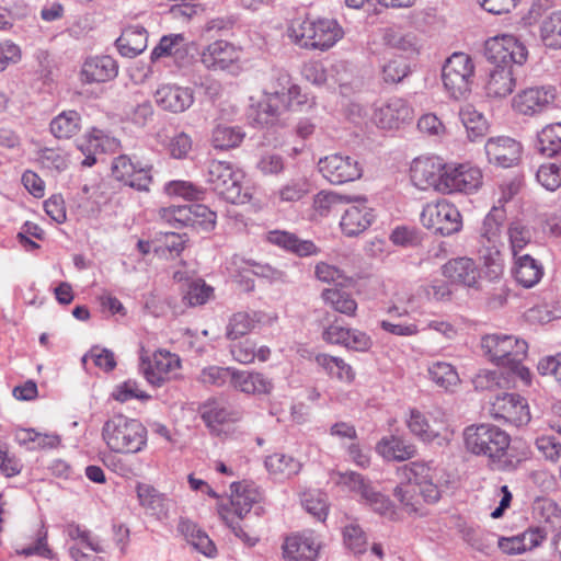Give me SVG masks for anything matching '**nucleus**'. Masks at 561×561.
Instances as JSON below:
<instances>
[{
    "label": "nucleus",
    "mask_w": 561,
    "mask_h": 561,
    "mask_svg": "<svg viewBox=\"0 0 561 561\" xmlns=\"http://www.w3.org/2000/svg\"><path fill=\"white\" fill-rule=\"evenodd\" d=\"M484 55L493 65L485 84L486 95L506 98L516 85V71L527 59L526 46L513 35L495 36L485 42Z\"/></svg>",
    "instance_id": "nucleus-1"
},
{
    "label": "nucleus",
    "mask_w": 561,
    "mask_h": 561,
    "mask_svg": "<svg viewBox=\"0 0 561 561\" xmlns=\"http://www.w3.org/2000/svg\"><path fill=\"white\" fill-rule=\"evenodd\" d=\"M463 436L466 448L471 454L488 457L494 470L514 471L522 461L510 448V435L495 425H471L465 430Z\"/></svg>",
    "instance_id": "nucleus-2"
},
{
    "label": "nucleus",
    "mask_w": 561,
    "mask_h": 561,
    "mask_svg": "<svg viewBox=\"0 0 561 561\" xmlns=\"http://www.w3.org/2000/svg\"><path fill=\"white\" fill-rule=\"evenodd\" d=\"M405 481L393 489V496L402 508L409 513L419 511L421 500L426 503H436L442 496L440 482L437 468L430 463L413 461L400 470Z\"/></svg>",
    "instance_id": "nucleus-3"
},
{
    "label": "nucleus",
    "mask_w": 561,
    "mask_h": 561,
    "mask_svg": "<svg viewBox=\"0 0 561 561\" xmlns=\"http://www.w3.org/2000/svg\"><path fill=\"white\" fill-rule=\"evenodd\" d=\"M344 35L341 25L333 19L296 20L288 28L290 39L302 48L327 50Z\"/></svg>",
    "instance_id": "nucleus-4"
},
{
    "label": "nucleus",
    "mask_w": 561,
    "mask_h": 561,
    "mask_svg": "<svg viewBox=\"0 0 561 561\" xmlns=\"http://www.w3.org/2000/svg\"><path fill=\"white\" fill-rule=\"evenodd\" d=\"M102 438L113 453L136 454L147 444V430L138 420L117 414L104 423Z\"/></svg>",
    "instance_id": "nucleus-5"
},
{
    "label": "nucleus",
    "mask_w": 561,
    "mask_h": 561,
    "mask_svg": "<svg viewBox=\"0 0 561 561\" xmlns=\"http://www.w3.org/2000/svg\"><path fill=\"white\" fill-rule=\"evenodd\" d=\"M243 174L226 161L213 160L208 164L207 183L220 197L231 204H244L250 199L242 186Z\"/></svg>",
    "instance_id": "nucleus-6"
},
{
    "label": "nucleus",
    "mask_w": 561,
    "mask_h": 561,
    "mask_svg": "<svg viewBox=\"0 0 561 561\" xmlns=\"http://www.w3.org/2000/svg\"><path fill=\"white\" fill-rule=\"evenodd\" d=\"M481 350L489 360L497 366L523 362L527 355L528 344L514 335L493 333L481 337Z\"/></svg>",
    "instance_id": "nucleus-7"
},
{
    "label": "nucleus",
    "mask_w": 561,
    "mask_h": 561,
    "mask_svg": "<svg viewBox=\"0 0 561 561\" xmlns=\"http://www.w3.org/2000/svg\"><path fill=\"white\" fill-rule=\"evenodd\" d=\"M474 66L465 53H454L444 64L442 79L445 89L454 99H462L471 90Z\"/></svg>",
    "instance_id": "nucleus-8"
},
{
    "label": "nucleus",
    "mask_w": 561,
    "mask_h": 561,
    "mask_svg": "<svg viewBox=\"0 0 561 561\" xmlns=\"http://www.w3.org/2000/svg\"><path fill=\"white\" fill-rule=\"evenodd\" d=\"M424 227L442 236H450L461 228V215L449 202L442 199L427 204L421 213Z\"/></svg>",
    "instance_id": "nucleus-9"
},
{
    "label": "nucleus",
    "mask_w": 561,
    "mask_h": 561,
    "mask_svg": "<svg viewBox=\"0 0 561 561\" xmlns=\"http://www.w3.org/2000/svg\"><path fill=\"white\" fill-rule=\"evenodd\" d=\"M345 483L348 488L360 495V499L374 512L387 517L390 520L399 518L397 508L389 497L377 491L362 474L350 472L345 474Z\"/></svg>",
    "instance_id": "nucleus-10"
},
{
    "label": "nucleus",
    "mask_w": 561,
    "mask_h": 561,
    "mask_svg": "<svg viewBox=\"0 0 561 561\" xmlns=\"http://www.w3.org/2000/svg\"><path fill=\"white\" fill-rule=\"evenodd\" d=\"M319 172L331 184L353 182L362 176L359 162L351 156L333 153L321 158L318 162Z\"/></svg>",
    "instance_id": "nucleus-11"
},
{
    "label": "nucleus",
    "mask_w": 561,
    "mask_h": 561,
    "mask_svg": "<svg viewBox=\"0 0 561 561\" xmlns=\"http://www.w3.org/2000/svg\"><path fill=\"white\" fill-rule=\"evenodd\" d=\"M438 192L449 194L454 192L470 193L481 184L482 174L478 168L468 164H447L442 172Z\"/></svg>",
    "instance_id": "nucleus-12"
},
{
    "label": "nucleus",
    "mask_w": 561,
    "mask_h": 561,
    "mask_svg": "<svg viewBox=\"0 0 561 561\" xmlns=\"http://www.w3.org/2000/svg\"><path fill=\"white\" fill-rule=\"evenodd\" d=\"M161 216L170 224L185 227H201L210 230L216 224V214L202 204L169 206L162 208Z\"/></svg>",
    "instance_id": "nucleus-13"
},
{
    "label": "nucleus",
    "mask_w": 561,
    "mask_h": 561,
    "mask_svg": "<svg viewBox=\"0 0 561 561\" xmlns=\"http://www.w3.org/2000/svg\"><path fill=\"white\" fill-rule=\"evenodd\" d=\"M490 415L497 421L522 426L530 421L526 400L517 393H502L491 402Z\"/></svg>",
    "instance_id": "nucleus-14"
},
{
    "label": "nucleus",
    "mask_w": 561,
    "mask_h": 561,
    "mask_svg": "<svg viewBox=\"0 0 561 561\" xmlns=\"http://www.w3.org/2000/svg\"><path fill=\"white\" fill-rule=\"evenodd\" d=\"M240 50L222 39L210 43L201 54V61L207 69L231 73H237L240 70Z\"/></svg>",
    "instance_id": "nucleus-15"
},
{
    "label": "nucleus",
    "mask_w": 561,
    "mask_h": 561,
    "mask_svg": "<svg viewBox=\"0 0 561 561\" xmlns=\"http://www.w3.org/2000/svg\"><path fill=\"white\" fill-rule=\"evenodd\" d=\"M151 168L139 161H133L130 157L121 154L113 160V176L137 191H149L152 182Z\"/></svg>",
    "instance_id": "nucleus-16"
},
{
    "label": "nucleus",
    "mask_w": 561,
    "mask_h": 561,
    "mask_svg": "<svg viewBox=\"0 0 561 561\" xmlns=\"http://www.w3.org/2000/svg\"><path fill=\"white\" fill-rule=\"evenodd\" d=\"M556 99V89L551 85L530 87L513 98V108L523 115H537L548 110Z\"/></svg>",
    "instance_id": "nucleus-17"
},
{
    "label": "nucleus",
    "mask_w": 561,
    "mask_h": 561,
    "mask_svg": "<svg viewBox=\"0 0 561 561\" xmlns=\"http://www.w3.org/2000/svg\"><path fill=\"white\" fill-rule=\"evenodd\" d=\"M413 119V108L401 98H391L377 107L374 122L382 129H398Z\"/></svg>",
    "instance_id": "nucleus-18"
},
{
    "label": "nucleus",
    "mask_w": 561,
    "mask_h": 561,
    "mask_svg": "<svg viewBox=\"0 0 561 561\" xmlns=\"http://www.w3.org/2000/svg\"><path fill=\"white\" fill-rule=\"evenodd\" d=\"M352 204L347 207L340 221L343 233L347 237H355L364 232L373 222V209L367 206V198L353 196Z\"/></svg>",
    "instance_id": "nucleus-19"
},
{
    "label": "nucleus",
    "mask_w": 561,
    "mask_h": 561,
    "mask_svg": "<svg viewBox=\"0 0 561 561\" xmlns=\"http://www.w3.org/2000/svg\"><path fill=\"white\" fill-rule=\"evenodd\" d=\"M181 367V359L176 354L168 351H157L152 360L142 363L141 369L145 378L153 386L160 387Z\"/></svg>",
    "instance_id": "nucleus-20"
},
{
    "label": "nucleus",
    "mask_w": 561,
    "mask_h": 561,
    "mask_svg": "<svg viewBox=\"0 0 561 561\" xmlns=\"http://www.w3.org/2000/svg\"><path fill=\"white\" fill-rule=\"evenodd\" d=\"M321 543L313 531L288 536L283 545L284 558L288 561H316Z\"/></svg>",
    "instance_id": "nucleus-21"
},
{
    "label": "nucleus",
    "mask_w": 561,
    "mask_h": 561,
    "mask_svg": "<svg viewBox=\"0 0 561 561\" xmlns=\"http://www.w3.org/2000/svg\"><path fill=\"white\" fill-rule=\"evenodd\" d=\"M410 432L426 443L435 442L439 447L447 446L453 437V432L443 423L438 426L430 425L427 419L419 410H410V416L407 420Z\"/></svg>",
    "instance_id": "nucleus-22"
},
{
    "label": "nucleus",
    "mask_w": 561,
    "mask_h": 561,
    "mask_svg": "<svg viewBox=\"0 0 561 561\" xmlns=\"http://www.w3.org/2000/svg\"><path fill=\"white\" fill-rule=\"evenodd\" d=\"M201 416L207 427L218 432L220 425L240 420L241 413L225 398H211L201 407Z\"/></svg>",
    "instance_id": "nucleus-23"
},
{
    "label": "nucleus",
    "mask_w": 561,
    "mask_h": 561,
    "mask_svg": "<svg viewBox=\"0 0 561 561\" xmlns=\"http://www.w3.org/2000/svg\"><path fill=\"white\" fill-rule=\"evenodd\" d=\"M444 168L445 163L438 157L417 158L411 167V179L421 190L433 187L438 192V183H440Z\"/></svg>",
    "instance_id": "nucleus-24"
},
{
    "label": "nucleus",
    "mask_w": 561,
    "mask_h": 561,
    "mask_svg": "<svg viewBox=\"0 0 561 561\" xmlns=\"http://www.w3.org/2000/svg\"><path fill=\"white\" fill-rule=\"evenodd\" d=\"M485 153L490 163L511 168L518 163L522 146L510 137L490 138L485 144Z\"/></svg>",
    "instance_id": "nucleus-25"
},
{
    "label": "nucleus",
    "mask_w": 561,
    "mask_h": 561,
    "mask_svg": "<svg viewBox=\"0 0 561 561\" xmlns=\"http://www.w3.org/2000/svg\"><path fill=\"white\" fill-rule=\"evenodd\" d=\"M156 103L164 111L182 113L194 102L191 88L176 84H163L154 93Z\"/></svg>",
    "instance_id": "nucleus-26"
},
{
    "label": "nucleus",
    "mask_w": 561,
    "mask_h": 561,
    "mask_svg": "<svg viewBox=\"0 0 561 561\" xmlns=\"http://www.w3.org/2000/svg\"><path fill=\"white\" fill-rule=\"evenodd\" d=\"M162 57H172L181 67L188 61V43L183 34L163 35L158 45L152 49L150 59L152 62Z\"/></svg>",
    "instance_id": "nucleus-27"
},
{
    "label": "nucleus",
    "mask_w": 561,
    "mask_h": 561,
    "mask_svg": "<svg viewBox=\"0 0 561 561\" xmlns=\"http://www.w3.org/2000/svg\"><path fill=\"white\" fill-rule=\"evenodd\" d=\"M117 76L116 61L110 56L88 58L81 69V79L85 83H100Z\"/></svg>",
    "instance_id": "nucleus-28"
},
{
    "label": "nucleus",
    "mask_w": 561,
    "mask_h": 561,
    "mask_svg": "<svg viewBox=\"0 0 561 561\" xmlns=\"http://www.w3.org/2000/svg\"><path fill=\"white\" fill-rule=\"evenodd\" d=\"M443 274L453 283H458L467 287L478 285L479 271L473 260L468 257H457L443 265Z\"/></svg>",
    "instance_id": "nucleus-29"
},
{
    "label": "nucleus",
    "mask_w": 561,
    "mask_h": 561,
    "mask_svg": "<svg viewBox=\"0 0 561 561\" xmlns=\"http://www.w3.org/2000/svg\"><path fill=\"white\" fill-rule=\"evenodd\" d=\"M147 31L144 26L133 25L126 27L115 44L119 54L134 58L147 48Z\"/></svg>",
    "instance_id": "nucleus-30"
},
{
    "label": "nucleus",
    "mask_w": 561,
    "mask_h": 561,
    "mask_svg": "<svg viewBox=\"0 0 561 561\" xmlns=\"http://www.w3.org/2000/svg\"><path fill=\"white\" fill-rule=\"evenodd\" d=\"M267 240L279 248L297 254L298 256H309L319 252L312 241L301 240L295 233L287 231H271L267 234Z\"/></svg>",
    "instance_id": "nucleus-31"
},
{
    "label": "nucleus",
    "mask_w": 561,
    "mask_h": 561,
    "mask_svg": "<svg viewBox=\"0 0 561 561\" xmlns=\"http://www.w3.org/2000/svg\"><path fill=\"white\" fill-rule=\"evenodd\" d=\"M231 489V508L238 519H242L252 508L253 504L260 501V493L255 488L240 482H233Z\"/></svg>",
    "instance_id": "nucleus-32"
},
{
    "label": "nucleus",
    "mask_w": 561,
    "mask_h": 561,
    "mask_svg": "<svg viewBox=\"0 0 561 561\" xmlns=\"http://www.w3.org/2000/svg\"><path fill=\"white\" fill-rule=\"evenodd\" d=\"M136 492L140 505L149 511L151 515L156 516L158 519L168 516L169 500L152 485L138 483Z\"/></svg>",
    "instance_id": "nucleus-33"
},
{
    "label": "nucleus",
    "mask_w": 561,
    "mask_h": 561,
    "mask_svg": "<svg viewBox=\"0 0 561 561\" xmlns=\"http://www.w3.org/2000/svg\"><path fill=\"white\" fill-rule=\"evenodd\" d=\"M232 386L244 393H270L273 382L263 374L254 371H239L234 369Z\"/></svg>",
    "instance_id": "nucleus-34"
},
{
    "label": "nucleus",
    "mask_w": 561,
    "mask_h": 561,
    "mask_svg": "<svg viewBox=\"0 0 561 561\" xmlns=\"http://www.w3.org/2000/svg\"><path fill=\"white\" fill-rule=\"evenodd\" d=\"M376 449L385 459L392 461H404L416 454L413 444L398 436L383 437Z\"/></svg>",
    "instance_id": "nucleus-35"
},
{
    "label": "nucleus",
    "mask_w": 561,
    "mask_h": 561,
    "mask_svg": "<svg viewBox=\"0 0 561 561\" xmlns=\"http://www.w3.org/2000/svg\"><path fill=\"white\" fill-rule=\"evenodd\" d=\"M514 277L525 288L535 286L542 277V266L529 254L515 256Z\"/></svg>",
    "instance_id": "nucleus-36"
},
{
    "label": "nucleus",
    "mask_w": 561,
    "mask_h": 561,
    "mask_svg": "<svg viewBox=\"0 0 561 561\" xmlns=\"http://www.w3.org/2000/svg\"><path fill=\"white\" fill-rule=\"evenodd\" d=\"M265 468L275 479L284 480L297 474L301 462L293 456L275 453L266 457Z\"/></svg>",
    "instance_id": "nucleus-37"
},
{
    "label": "nucleus",
    "mask_w": 561,
    "mask_h": 561,
    "mask_svg": "<svg viewBox=\"0 0 561 561\" xmlns=\"http://www.w3.org/2000/svg\"><path fill=\"white\" fill-rule=\"evenodd\" d=\"M539 36L546 48L561 50V10L553 11L542 19Z\"/></svg>",
    "instance_id": "nucleus-38"
},
{
    "label": "nucleus",
    "mask_w": 561,
    "mask_h": 561,
    "mask_svg": "<svg viewBox=\"0 0 561 561\" xmlns=\"http://www.w3.org/2000/svg\"><path fill=\"white\" fill-rule=\"evenodd\" d=\"M179 530L185 536L187 542L192 545L197 551L206 557H214L216 553V546L208 537V535L197 526L186 519H182L178 526Z\"/></svg>",
    "instance_id": "nucleus-39"
},
{
    "label": "nucleus",
    "mask_w": 561,
    "mask_h": 561,
    "mask_svg": "<svg viewBox=\"0 0 561 561\" xmlns=\"http://www.w3.org/2000/svg\"><path fill=\"white\" fill-rule=\"evenodd\" d=\"M325 305L342 314L354 317L357 310V302L351 293L343 288L332 287L324 289L321 295Z\"/></svg>",
    "instance_id": "nucleus-40"
},
{
    "label": "nucleus",
    "mask_w": 561,
    "mask_h": 561,
    "mask_svg": "<svg viewBox=\"0 0 561 561\" xmlns=\"http://www.w3.org/2000/svg\"><path fill=\"white\" fill-rule=\"evenodd\" d=\"M245 134L238 126L218 124L211 133V145L215 149L229 150L238 147L244 139Z\"/></svg>",
    "instance_id": "nucleus-41"
},
{
    "label": "nucleus",
    "mask_w": 561,
    "mask_h": 561,
    "mask_svg": "<svg viewBox=\"0 0 561 561\" xmlns=\"http://www.w3.org/2000/svg\"><path fill=\"white\" fill-rule=\"evenodd\" d=\"M459 117L471 141L482 138L486 134V119L472 105L462 106L459 111Z\"/></svg>",
    "instance_id": "nucleus-42"
},
{
    "label": "nucleus",
    "mask_w": 561,
    "mask_h": 561,
    "mask_svg": "<svg viewBox=\"0 0 561 561\" xmlns=\"http://www.w3.org/2000/svg\"><path fill=\"white\" fill-rule=\"evenodd\" d=\"M80 114L76 111H65L50 122L51 134L59 139H68L77 135L81 127Z\"/></svg>",
    "instance_id": "nucleus-43"
},
{
    "label": "nucleus",
    "mask_w": 561,
    "mask_h": 561,
    "mask_svg": "<svg viewBox=\"0 0 561 561\" xmlns=\"http://www.w3.org/2000/svg\"><path fill=\"white\" fill-rule=\"evenodd\" d=\"M285 99L265 92V96L254 110L253 119L260 125L273 124L279 115L280 106L285 105Z\"/></svg>",
    "instance_id": "nucleus-44"
},
{
    "label": "nucleus",
    "mask_w": 561,
    "mask_h": 561,
    "mask_svg": "<svg viewBox=\"0 0 561 561\" xmlns=\"http://www.w3.org/2000/svg\"><path fill=\"white\" fill-rule=\"evenodd\" d=\"M538 150L547 157L561 154V123L549 124L538 133Z\"/></svg>",
    "instance_id": "nucleus-45"
},
{
    "label": "nucleus",
    "mask_w": 561,
    "mask_h": 561,
    "mask_svg": "<svg viewBox=\"0 0 561 561\" xmlns=\"http://www.w3.org/2000/svg\"><path fill=\"white\" fill-rule=\"evenodd\" d=\"M352 201V195L322 191L316 195L313 207L320 216H327L332 211H339L341 205L348 204Z\"/></svg>",
    "instance_id": "nucleus-46"
},
{
    "label": "nucleus",
    "mask_w": 561,
    "mask_h": 561,
    "mask_svg": "<svg viewBox=\"0 0 561 561\" xmlns=\"http://www.w3.org/2000/svg\"><path fill=\"white\" fill-rule=\"evenodd\" d=\"M431 379L439 387L448 390L459 382L455 367L446 362H435L428 367Z\"/></svg>",
    "instance_id": "nucleus-47"
},
{
    "label": "nucleus",
    "mask_w": 561,
    "mask_h": 561,
    "mask_svg": "<svg viewBox=\"0 0 561 561\" xmlns=\"http://www.w3.org/2000/svg\"><path fill=\"white\" fill-rule=\"evenodd\" d=\"M381 72L386 83L397 84L410 75L411 68L405 57L394 56L383 64Z\"/></svg>",
    "instance_id": "nucleus-48"
},
{
    "label": "nucleus",
    "mask_w": 561,
    "mask_h": 561,
    "mask_svg": "<svg viewBox=\"0 0 561 561\" xmlns=\"http://www.w3.org/2000/svg\"><path fill=\"white\" fill-rule=\"evenodd\" d=\"M317 362L332 377H335L339 380L351 382L354 379V371L352 367L340 357L322 354L317 356Z\"/></svg>",
    "instance_id": "nucleus-49"
},
{
    "label": "nucleus",
    "mask_w": 561,
    "mask_h": 561,
    "mask_svg": "<svg viewBox=\"0 0 561 561\" xmlns=\"http://www.w3.org/2000/svg\"><path fill=\"white\" fill-rule=\"evenodd\" d=\"M254 314L248 312H237L229 319L226 336L227 339L234 341L253 330L255 325Z\"/></svg>",
    "instance_id": "nucleus-50"
},
{
    "label": "nucleus",
    "mask_w": 561,
    "mask_h": 561,
    "mask_svg": "<svg viewBox=\"0 0 561 561\" xmlns=\"http://www.w3.org/2000/svg\"><path fill=\"white\" fill-rule=\"evenodd\" d=\"M268 93L290 101L299 94V87L291 83L290 76L286 70L276 69L273 71V87Z\"/></svg>",
    "instance_id": "nucleus-51"
},
{
    "label": "nucleus",
    "mask_w": 561,
    "mask_h": 561,
    "mask_svg": "<svg viewBox=\"0 0 561 561\" xmlns=\"http://www.w3.org/2000/svg\"><path fill=\"white\" fill-rule=\"evenodd\" d=\"M186 242V234L165 232L163 240H160V244L154 248V253L161 256L178 257L184 250Z\"/></svg>",
    "instance_id": "nucleus-52"
},
{
    "label": "nucleus",
    "mask_w": 561,
    "mask_h": 561,
    "mask_svg": "<svg viewBox=\"0 0 561 561\" xmlns=\"http://www.w3.org/2000/svg\"><path fill=\"white\" fill-rule=\"evenodd\" d=\"M164 191L170 196H179L187 201H198L204 195V190L201 186L180 180L167 183Z\"/></svg>",
    "instance_id": "nucleus-53"
},
{
    "label": "nucleus",
    "mask_w": 561,
    "mask_h": 561,
    "mask_svg": "<svg viewBox=\"0 0 561 561\" xmlns=\"http://www.w3.org/2000/svg\"><path fill=\"white\" fill-rule=\"evenodd\" d=\"M346 547L355 554L364 553L367 550L368 539L365 531L358 524L351 523L343 530Z\"/></svg>",
    "instance_id": "nucleus-54"
},
{
    "label": "nucleus",
    "mask_w": 561,
    "mask_h": 561,
    "mask_svg": "<svg viewBox=\"0 0 561 561\" xmlns=\"http://www.w3.org/2000/svg\"><path fill=\"white\" fill-rule=\"evenodd\" d=\"M302 505L306 511L318 520H325L328 516V499L325 494L318 491L304 493Z\"/></svg>",
    "instance_id": "nucleus-55"
},
{
    "label": "nucleus",
    "mask_w": 561,
    "mask_h": 561,
    "mask_svg": "<svg viewBox=\"0 0 561 561\" xmlns=\"http://www.w3.org/2000/svg\"><path fill=\"white\" fill-rule=\"evenodd\" d=\"M233 373L230 367L208 366L202 369L198 380L204 385L222 387L227 381L232 383Z\"/></svg>",
    "instance_id": "nucleus-56"
},
{
    "label": "nucleus",
    "mask_w": 561,
    "mask_h": 561,
    "mask_svg": "<svg viewBox=\"0 0 561 561\" xmlns=\"http://www.w3.org/2000/svg\"><path fill=\"white\" fill-rule=\"evenodd\" d=\"M507 234L514 256H518L519 251L523 250L533 238L530 229L522 221L511 222Z\"/></svg>",
    "instance_id": "nucleus-57"
},
{
    "label": "nucleus",
    "mask_w": 561,
    "mask_h": 561,
    "mask_svg": "<svg viewBox=\"0 0 561 561\" xmlns=\"http://www.w3.org/2000/svg\"><path fill=\"white\" fill-rule=\"evenodd\" d=\"M538 183L548 191H556L561 185V167L556 163H546L536 172Z\"/></svg>",
    "instance_id": "nucleus-58"
},
{
    "label": "nucleus",
    "mask_w": 561,
    "mask_h": 561,
    "mask_svg": "<svg viewBox=\"0 0 561 561\" xmlns=\"http://www.w3.org/2000/svg\"><path fill=\"white\" fill-rule=\"evenodd\" d=\"M78 149L85 156L82 165L92 167L95 164V153L101 148V130L93 129V131L79 140Z\"/></svg>",
    "instance_id": "nucleus-59"
},
{
    "label": "nucleus",
    "mask_w": 561,
    "mask_h": 561,
    "mask_svg": "<svg viewBox=\"0 0 561 561\" xmlns=\"http://www.w3.org/2000/svg\"><path fill=\"white\" fill-rule=\"evenodd\" d=\"M211 294L213 288L210 286L206 285L202 280H195L188 285L183 299L188 306L194 307L207 302Z\"/></svg>",
    "instance_id": "nucleus-60"
},
{
    "label": "nucleus",
    "mask_w": 561,
    "mask_h": 561,
    "mask_svg": "<svg viewBox=\"0 0 561 561\" xmlns=\"http://www.w3.org/2000/svg\"><path fill=\"white\" fill-rule=\"evenodd\" d=\"M91 358L94 365L104 371H111L116 367L114 353L107 348L93 346L83 357L82 363L85 364L87 359Z\"/></svg>",
    "instance_id": "nucleus-61"
},
{
    "label": "nucleus",
    "mask_w": 561,
    "mask_h": 561,
    "mask_svg": "<svg viewBox=\"0 0 561 561\" xmlns=\"http://www.w3.org/2000/svg\"><path fill=\"white\" fill-rule=\"evenodd\" d=\"M21 59L22 50L18 44L9 39L0 42V72L19 64Z\"/></svg>",
    "instance_id": "nucleus-62"
},
{
    "label": "nucleus",
    "mask_w": 561,
    "mask_h": 561,
    "mask_svg": "<svg viewBox=\"0 0 561 561\" xmlns=\"http://www.w3.org/2000/svg\"><path fill=\"white\" fill-rule=\"evenodd\" d=\"M230 353L234 360L241 364H250L256 357V344L252 340L245 339L231 344Z\"/></svg>",
    "instance_id": "nucleus-63"
},
{
    "label": "nucleus",
    "mask_w": 561,
    "mask_h": 561,
    "mask_svg": "<svg viewBox=\"0 0 561 561\" xmlns=\"http://www.w3.org/2000/svg\"><path fill=\"white\" fill-rule=\"evenodd\" d=\"M535 445L547 460L553 462L559 460L561 456V443L557 437L542 435L536 439Z\"/></svg>",
    "instance_id": "nucleus-64"
}]
</instances>
